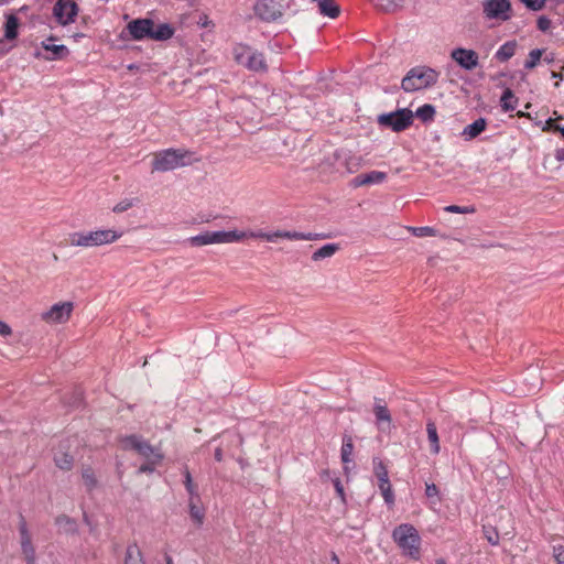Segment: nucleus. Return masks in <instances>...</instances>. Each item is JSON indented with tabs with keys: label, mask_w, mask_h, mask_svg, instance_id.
<instances>
[{
	"label": "nucleus",
	"mask_w": 564,
	"mask_h": 564,
	"mask_svg": "<svg viewBox=\"0 0 564 564\" xmlns=\"http://www.w3.org/2000/svg\"><path fill=\"white\" fill-rule=\"evenodd\" d=\"M122 231L115 229H95L73 231L67 236V243L72 247L96 248L111 245L120 239Z\"/></svg>",
	"instance_id": "nucleus-1"
},
{
	"label": "nucleus",
	"mask_w": 564,
	"mask_h": 564,
	"mask_svg": "<svg viewBox=\"0 0 564 564\" xmlns=\"http://www.w3.org/2000/svg\"><path fill=\"white\" fill-rule=\"evenodd\" d=\"M199 161L194 152L184 149H165L153 153L152 172H167Z\"/></svg>",
	"instance_id": "nucleus-2"
},
{
	"label": "nucleus",
	"mask_w": 564,
	"mask_h": 564,
	"mask_svg": "<svg viewBox=\"0 0 564 564\" xmlns=\"http://www.w3.org/2000/svg\"><path fill=\"white\" fill-rule=\"evenodd\" d=\"M392 539L401 549L402 554L413 560L421 556V536L414 525L402 523L392 531Z\"/></svg>",
	"instance_id": "nucleus-3"
},
{
	"label": "nucleus",
	"mask_w": 564,
	"mask_h": 564,
	"mask_svg": "<svg viewBox=\"0 0 564 564\" xmlns=\"http://www.w3.org/2000/svg\"><path fill=\"white\" fill-rule=\"evenodd\" d=\"M437 79L438 72L431 67L417 66L408 72L401 87L404 91H416L435 85Z\"/></svg>",
	"instance_id": "nucleus-4"
},
{
	"label": "nucleus",
	"mask_w": 564,
	"mask_h": 564,
	"mask_svg": "<svg viewBox=\"0 0 564 564\" xmlns=\"http://www.w3.org/2000/svg\"><path fill=\"white\" fill-rule=\"evenodd\" d=\"M232 57L238 65L250 72L265 73L268 70L264 55L247 44H236L232 48Z\"/></svg>",
	"instance_id": "nucleus-5"
},
{
	"label": "nucleus",
	"mask_w": 564,
	"mask_h": 564,
	"mask_svg": "<svg viewBox=\"0 0 564 564\" xmlns=\"http://www.w3.org/2000/svg\"><path fill=\"white\" fill-rule=\"evenodd\" d=\"M184 486L189 496L188 508L192 520L199 527L204 522L205 509L200 505V497L198 495L197 486L194 484L188 468L185 466L183 470Z\"/></svg>",
	"instance_id": "nucleus-6"
},
{
	"label": "nucleus",
	"mask_w": 564,
	"mask_h": 564,
	"mask_svg": "<svg viewBox=\"0 0 564 564\" xmlns=\"http://www.w3.org/2000/svg\"><path fill=\"white\" fill-rule=\"evenodd\" d=\"M378 123L390 128L394 132H401L413 123V112L410 109H400L394 112L382 113L378 117Z\"/></svg>",
	"instance_id": "nucleus-7"
},
{
	"label": "nucleus",
	"mask_w": 564,
	"mask_h": 564,
	"mask_svg": "<svg viewBox=\"0 0 564 564\" xmlns=\"http://www.w3.org/2000/svg\"><path fill=\"white\" fill-rule=\"evenodd\" d=\"M123 449H132L145 460H153L156 456H163L160 448L152 446L148 441L138 435H128L120 440Z\"/></svg>",
	"instance_id": "nucleus-8"
},
{
	"label": "nucleus",
	"mask_w": 564,
	"mask_h": 564,
	"mask_svg": "<svg viewBox=\"0 0 564 564\" xmlns=\"http://www.w3.org/2000/svg\"><path fill=\"white\" fill-rule=\"evenodd\" d=\"M240 237L235 231H205L197 236L189 237L187 242L192 247H202L214 243L238 242Z\"/></svg>",
	"instance_id": "nucleus-9"
},
{
	"label": "nucleus",
	"mask_w": 564,
	"mask_h": 564,
	"mask_svg": "<svg viewBox=\"0 0 564 564\" xmlns=\"http://www.w3.org/2000/svg\"><path fill=\"white\" fill-rule=\"evenodd\" d=\"M254 14L264 22L278 21L283 15L284 7L279 0H258L253 7Z\"/></svg>",
	"instance_id": "nucleus-10"
},
{
	"label": "nucleus",
	"mask_w": 564,
	"mask_h": 564,
	"mask_svg": "<svg viewBox=\"0 0 564 564\" xmlns=\"http://www.w3.org/2000/svg\"><path fill=\"white\" fill-rule=\"evenodd\" d=\"M78 12V4L74 0H57L53 6V17L63 26L75 22Z\"/></svg>",
	"instance_id": "nucleus-11"
},
{
	"label": "nucleus",
	"mask_w": 564,
	"mask_h": 564,
	"mask_svg": "<svg viewBox=\"0 0 564 564\" xmlns=\"http://www.w3.org/2000/svg\"><path fill=\"white\" fill-rule=\"evenodd\" d=\"M73 311V302H59L43 312L41 318L47 324H62L69 321Z\"/></svg>",
	"instance_id": "nucleus-12"
},
{
	"label": "nucleus",
	"mask_w": 564,
	"mask_h": 564,
	"mask_svg": "<svg viewBox=\"0 0 564 564\" xmlns=\"http://www.w3.org/2000/svg\"><path fill=\"white\" fill-rule=\"evenodd\" d=\"M484 13L488 19L508 21L511 19V3L509 0H486Z\"/></svg>",
	"instance_id": "nucleus-13"
},
{
	"label": "nucleus",
	"mask_w": 564,
	"mask_h": 564,
	"mask_svg": "<svg viewBox=\"0 0 564 564\" xmlns=\"http://www.w3.org/2000/svg\"><path fill=\"white\" fill-rule=\"evenodd\" d=\"M451 58L465 70H473L479 64V56L474 50L456 47L451 52Z\"/></svg>",
	"instance_id": "nucleus-14"
},
{
	"label": "nucleus",
	"mask_w": 564,
	"mask_h": 564,
	"mask_svg": "<svg viewBox=\"0 0 564 564\" xmlns=\"http://www.w3.org/2000/svg\"><path fill=\"white\" fill-rule=\"evenodd\" d=\"M19 532L21 540V550L28 564H35V549L32 544L31 534L28 529L26 521L20 514Z\"/></svg>",
	"instance_id": "nucleus-15"
},
{
	"label": "nucleus",
	"mask_w": 564,
	"mask_h": 564,
	"mask_svg": "<svg viewBox=\"0 0 564 564\" xmlns=\"http://www.w3.org/2000/svg\"><path fill=\"white\" fill-rule=\"evenodd\" d=\"M153 26L154 22L151 19H135L127 24L126 30L133 40L141 41L150 39Z\"/></svg>",
	"instance_id": "nucleus-16"
},
{
	"label": "nucleus",
	"mask_w": 564,
	"mask_h": 564,
	"mask_svg": "<svg viewBox=\"0 0 564 564\" xmlns=\"http://www.w3.org/2000/svg\"><path fill=\"white\" fill-rule=\"evenodd\" d=\"M373 414L376 426L379 431H389L392 423V415L383 399L375 398Z\"/></svg>",
	"instance_id": "nucleus-17"
},
{
	"label": "nucleus",
	"mask_w": 564,
	"mask_h": 564,
	"mask_svg": "<svg viewBox=\"0 0 564 564\" xmlns=\"http://www.w3.org/2000/svg\"><path fill=\"white\" fill-rule=\"evenodd\" d=\"M42 47L46 52V54H42L41 52H35L34 56L36 58H42L45 61H57V59H64L68 56L69 50L67 46L61 44H48L47 42H42Z\"/></svg>",
	"instance_id": "nucleus-18"
},
{
	"label": "nucleus",
	"mask_w": 564,
	"mask_h": 564,
	"mask_svg": "<svg viewBox=\"0 0 564 564\" xmlns=\"http://www.w3.org/2000/svg\"><path fill=\"white\" fill-rule=\"evenodd\" d=\"M387 178V173L380 171H371L366 174H359L352 180V184L355 187L370 185V184H380L384 182Z\"/></svg>",
	"instance_id": "nucleus-19"
},
{
	"label": "nucleus",
	"mask_w": 564,
	"mask_h": 564,
	"mask_svg": "<svg viewBox=\"0 0 564 564\" xmlns=\"http://www.w3.org/2000/svg\"><path fill=\"white\" fill-rule=\"evenodd\" d=\"M487 121L484 118L475 120L473 123L466 126L462 132L463 138L466 141L477 138L481 132L486 130Z\"/></svg>",
	"instance_id": "nucleus-20"
},
{
	"label": "nucleus",
	"mask_w": 564,
	"mask_h": 564,
	"mask_svg": "<svg viewBox=\"0 0 564 564\" xmlns=\"http://www.w3.org/2000/svg\"><path fill=\"white\" fill-rule=\"evenodd\" d=\"M173 34L174 29L167 23H162L159 24L156 28L155 25L152 28L150 39L154 41H166L171 39Z\"/></svg>",
	"instance_id": "nucleus-21"
},
{
	"label": "nucleus",
	"mask_w": 564,
	"mask_h": 564,
	"mask_svg": "<svg viewBox=\"0 0 564 564\" xmlns=\"http://www.w3.org/2000/svg\"><path fill=\"white\" fill-rule=\"evenodd\" d=\"M321 14L335 19L339 15L340 9L335 0H319L317 3Z\"/></svg>",
	"instance_id": "nucleus-22"
},
{
	"label": "nucleus",
	"mask_w": 564,
	"mask_h": 564,
	"mask_svg": "<svg viewBox=\"0 0 564 564\" xmlns=\"http://www.w3.org/2000/svg\"><path fill=\"white\" fill-rule=\"evenodd\" d=\"M124 564H145L142 552L137 543L129 544L124 554Z\"/></svg>",
	"instance_id": "nucleus-23"
},
{
	"label": "nucleus",
	"mask_w": 564,
	"mask_h": 564,
	"mask_svg": "<svg viewBox=\"0 0 564 564\" xmlns=\"http://www.w3.org/2000/svg\"><path fill=\"white\" fill-rule=\"evenodd\" d=\"M426 433H427V438H429V442L431 445L432 454H435V455L438 454L440 449H441L440 438H438L436 425L432 420H429L426 423Z\"/></svg>",
	"instance_id": "nucleus-24"
},
{
	"label": "nucleus",
	"mask_w": 564,
	"mask_h": 564,
	"mask_svg": "<svg viewBox=\"0 0 564 564\" xmlns=\"http://www.w3.org/2000/svg\"><path fill=\"white\" fill-rule=\"evenodd\" d=\"M517 42L508 41L502 44L495 54V58L499 62H507L516 54Z\"/></svg>",
	"instance_id": "nucleus-25"
},
{
	"label": "nucleus",
	"mask_w": 564,
	"mask_h": 564,
	"mask_svg": "<svg viewBox=\"0 0 564 564\" xmlns=\"http://www.w3.org/2000/svg\"><path fill=\"white\" fill-rule=\"evenodd\" d=\"M19 29V19L14 14H9L4 22V37L9 41L17 39Z\"/></svg>",
	"instance_id": "nucleus-26"
},
{
	"label": "nucleus",
	"mask_w": 564,
	"mask_h": 564,
	"mask_svg": "<svg viewBox=\"0 0 564 564\" xmlns=\"http://www.w3.org/2000/svg\"><path fill=\"white\" fill-rule=\"evenodd\" d=\"M518 104V98L513 94L510 88H506L500 98L501 109L506 112L512 111L516 109Z\"/></svg>",
	"instance_id": "nucleus-27"
},
{
	"label": "nucleus",
	"mask_w": 564,
	"mask_h": 564,
	"mask_svg": "<svg viewBox=\"0 0 564 564\" xmlns=\"http://www.w3.org/2000/svg\"><path fill=\"white\" fill-rule=\"evenodd\" d=\"M281 238H285L289 240H317V239H324L326 236L319 235V234H312V232H299V231H285L282 230Z\"/></svg>",
	"instance_id": "nucleus-28"
},
{
	"label": "nucleus",
	"mask_w": 564,
	"mask_h": 564,
	"mask_svg": "<svg viewBox=\"0 0 564 564\" xmlns=\"http://www.w3.org/2000/svg\"><path fill=\"white\" fill-rule=\"evenodd\" d=\"M339 250V246L337 243H327L321 248H318L313 254V261H319L326 258L333 257Z\"/></svg>",
	"instance_id": "nucleus-29"
},
{
	"label": "nucleus",
	"mask_w": 564,
	"mask_h": 564,
	"mask_svg": "<svg viewBox=\"0 0 564 564\" xmlns=\"http://www.w3.org/2000/svg\"><path fill=\"white\" fill-rule=\"evenodd\" d=\"M378 487L383 497L384 502L389 506L393 505L394 503V492H393L389 477L378 480Z\"/></svg>",
	"instance_id": "nucleus-30"
},
{
	"label": "nucleus",
	"mask_w": 564,
	"mask_h": 564,
	"mask_svg": "<svg viewBox=\"0 0 564 564\" xmlns=\"http://www.w3.org/2000/svg\"><path fill=\"white\" fill-rule=\"evenodd\" d=\"M354 453V442L351 436L344 435L343 445L340 449V457L344 464L350 463L352 460L351 456Z\"/></svg>",
	"instance_id": "nucleus-31"
},
{
	"label": "nucleus",
	"mask_w": 564,
	"mask_h": 564,
	"mask_svg": "<svg viewBox=\"0 0 564 564\" xmlns=\"http://www.w3.org/2000/svg\"><path fill=\"white\" fill-rule=\"evenodd\" d=\"M55 465L62 470H70L74 466V458L68 453L57 452L54 455Z\"/></svg>",
	"instance_id": "nucleus-32"
},
{
	"label": "nucleus",
	"mask_w": 564,
	"mask_h": 564,
	"mask_svg": "<svg viewBox=\"0 0 564 564\" xmlns=\"http://www.w3.org/2000/svg\"><path fill=\"white\" fill-rule=\"evenodd\" d=\"M82 478L84 480L87 491H89V492L93 491L98 485V480L95 475V471L90 466L83 468Z\"/></svg>",
	"instance_id": "nucleus-33"
},
{
	"label": "nucleus",
	"mask_w": 564,
	"mask_h": 564,
	"mask_svg": "<svg viewBox=\"0 0 564 564\" xmlns=\"http://www.w3.org/2000/svg\"><path fill=\"white\" fill-rule=\"evenodd\" d=\"M362 158L356 154H348L344 160V166L348 173H356L362 166Z\"/></svg>",
	"instance_id": "nucleus-34"
},
{
	"label": "nucleus",
	"mask_w": 564,
	"mask_h": 564,
	"mask_svg": "<svg viewBox=\"0 0 564 564\" xmlns=\"http://www.w3.org/2000/svg\"><path fill=\"white\" fill-rule=\"evenodd\" d=\"M415 116L422 122L432 121L435 116V108L430 104H425L416 109Z\"/></svg>",
	"instance_id": "nucleus-35"
},
{
	"label": "nucleus",
	"mask_w": 564,
	"mask_h": 564,
	"mask_svg": "<svg viewBox=\"0 0 564 564\" xmlns=\"http://www.w3.org/2000/svg\"><path fill=\"white\" fill-rule=\"evenodd\" d=\"M372 465H373L375 476H376V478L378 480H381V479H384V478L389 477L388 466L386 465V463L381 458L375 457L372 459Z\"/></svg>",
	"instance_id": "nucleus-36"
},
{
	"label": "nucleus",
	"mask_w": 564,
	"mask_h": 564,
	"mask_svg": "<svg viewBox=\"0 0 564 564\" xmlns=\"http://www.w3.org/2000/svg\"><path fill=\"white\" fill-rule=\"evenodd\" d=\"M544 53L542 48H534L530 51L527 61L524 62L525 69H533L540 63L541 57Z\"/></svg>",
	"instance_id": "nucleus-37"
},
{
	"label": "nucleus",
	"mask_w": 564,
	"mask_h": 564,
	"mask_svg": "<svg viewBox=\"0 0 564 564\" xmlns=\"http://www.w3.org/2000/svg\"><path fill=\"white\" fill-rule=\"evenodd\" d=\"M164 456H156L153 460H145L144 464H142L138 468V474H151L155 470V468L162 463Z\"/></svg>",
	"instance_id": "nucleus-38"
},
{
	"label": "nucleus",
	"mask_w": 564,
	"mask_h": 564,
	"mask_svg": "<svg viewBox=\"0 0 564 564\" xmlns=\"http://www.w3.org/2000/svg\"><path fill=\"white\" fill-rule=\"evenodd\" d=\"M409 231L412 232L415 237H435L437 230L433 227L424 226V227H409Z\"/></svg>",
	"instance_id": "nucleus-39"
},
{
	"label": "nucleus",
	"mask_w": 564,
	"mask_h": 564,
	"mask_svg": "<svg viewBox=\"0 0 564 564\" xmlns=\"http://www.w3.org/2000/svg\"><path fill=\"white\" fill-rule=\"evenodd\" d=\"M484 536L490 543L491 545H498L499 544V533L494 527H482Z\"/></svg>",
	"instance_id": "nucleus-40"
},
{
	"label": "nucleus",
	"mask_w": 564,
	"mask_h": 564,
	"mask_svg": "<svg viewBox=\"0 0 564 564\" xmlns=\"http://www.w3.org/2000/svg\"><path fill=\"white\" fill-rule=\"evenodd\" d=\"M236 235H238L240 238L238 239V242L247 239V238H254V239H263L265 240V237H267V234L268 232H264L262 230H259V231H239V230H234Z\"/></svg>",
	"instance_id": "nucleus-41"
},
{
	"label": "nucleus",
	"mask_w": 564,
	"mask_h": 564,
	"mask_svg": "<svg viewBox=\"0 0 564 564\" xmlns=\"http://www.w3.org/2000/svg\"><path fill=\"white\" fill-rule=\"evenodd\" d=\"M446 213H455V214H474L476 213V208L473 205L469 206H458V205H448L444 207Z\"/></svg>",
	"instance_id": "nucleus-42"
},
{
	"label": "nucleus",
	"mask_w": 564,
	"mask_h": 564,
	"mask_svg": "<svg viewBox=\"0 0 564 564\" xmlns=\"http://www.w3.org/2000/svg\"><path fill=\"white\" fill-rule=\"evenodd\" d=\"M137 203V199L126 198L119 202L115 207L112 208V212L116 214H121L123 212H127L131 207H133Z\"/></svg>",
	"instance_id": "nucleus-43"
},
{
	"label": "nucleus",
	"mask_w": 564,
	"mask_h": 564,
	"mask_svg": "<svg viewBox=\"0 0 564 564\" xmlns=\"http://www.w3.org/2000/svg\"><path fill=\"white\" fill-rule=\"evenodd\" d=\"M55 522L58 525L67 527V531L68 532H75L76 531L75 521L73 519H70L68 516H65V514L58 516L56 518Z\"/></svg>",
	"instance_id": "nucleus-44"
},
{
	"label": "nucleus",
	"mask_w": 564,
	"mask_h": 564,
	"mask_svg": "<svg viewBox=\"0 0 564 564\" xmlns=\"http://www.w3.org/2000/svg\"><path fill=\"white\" fill-rule=\"evenodd\" d=\"M528 9L540 11L545 7L546 0H520Z\"/></svg>",
	"instance_id": "nucleus-45"
},
{
	"label": "nucleus",
	"mask_w": 564,
	"mask_h": 564,
	"mask_svg": "<svg viewBox=\"0 0 564 564\" xmlns=\"http://www.w3.org/2000/svg\"><path fill=\"white\" fill-rule=\"evenodd\" d=\"M551 25H552V22L547 17H545V15L539 17V19L536 21V26L540 31L546 32L551 28Z\"/></svg>",
	"instance_id": "nucleus-46"
},
{
	"label": "nucleus",
	"mask_w": 564,
	"mask_h": 564,
	"mask_svg": "<svg viewBox=\"0 0 564 564\" xmlns=\"http://www.w3.org/2000/svg\"><path fill=\"white\" fill-rule=\"evenodd\" d=\"M440 490L435 484L425 485V495L427 498L438 497Z\"/></svg>",
	"instance_id": "nucleus-47"
},
{
	"label": "nucleus",
	"mask_w": 564,
	"mask_h": 564,
	"mask_svg": "<svg viewBox=\"0 0 564 564\" xmlns=\"http://www.w3.org/2000/svg\"><path fill=\"white\" fill-rule=\"evenodd\" d=\"M11 334H12L11 327L7 323L0 321V335L1 336H9Z\"/></svg>",
	"instance_id": "nucleus-48"
},
{
	"label": "nucleus",
	"mask_w": 564,
	"mask_h": 564,
	"mask_svg": "<svg viewBox=\"0 0 564 564\" xmlns=\"http://www.w3.org/2000/svg\"><path fill=\"white\" fill-rule=\"evenodd\" d=\"M334 487L338 496L344 497V487L339 478H336L334 481Z\"/></svg>",
	"instance_id": "nucleus-49"
},
{
	"label": "nucleus",
	"mask_w": 564,
	"mask_h": 564,
	"mask_svg": "<svg viewBox=\"0 0 564 564\" xmlns=\"http://www.w3.org/2000/svg\"><path fill=\"white\" fill-rule=\"evenodd\" d=\"M282 230L274 231L272 234H267L265 241L273 242L276 238H281Z\"/></svg>",
	"instance_id": "nucleus-50"
},
{
	"label": "nucleus",
	"mask_w": 564,
	"mask_h": 564,
	"mask_svg": "<svg viewBox=\"0 0 564 564\" xmlns=\"http://www.w3.org/2000/svg\"><path fill=\"white\" fill-rule=\"evenodd\" d=\"M564 555V546L563 545H558V546H554L553 547V557L555 561H557V556H561Z\"/></svg>",
	"instance_id": "nucleus-51"
},
{
	"label": "nucleus",
	"mask_w": 564,
	"mask_h": 564,
	"mask_svg": "<svg viewBox=\"0 0 564 564\" xmlns=\"http://www.w3.org/2000/svg\"><path fill=\"white\" fill-rule=\"evenodd\" d=\"M555 122L552 118L547 119L546 122H545V126L543 127V131H550V130H553L554 131V127H555Z\"/></svg>",
	"instance_id": "nucleus-52"
},
{
	"label": "nucleus",
	"mask_w": 564,
	"mask_h": 564,
	"mask_svg": "<svg viewBox=\"0 0 564 564\" xmlns=\"http://www.w3.org/2000/svg\"><path fill=\"white\" fill-rule=\"evenodd\" d=\"M551 77L554 78V79H557V82L555 83V87H558L560 86V80H563V75L561 73H557V72H552L551 73Z\"/></svg>",
	"instance_id": "nucleus-53"
},
{
	"label": "nucleus",
	"mask_w": 564,
	"mask_h": 564,
	"mask_svg": "<svg viewBox=\"0 0 564 564\" xmlns=\"http://www.w3.org/2000/svg\"><path fill=\"white\" fill-rule=\"evenodd\" d=\"M555 159L560 162L564 161V148L555 151Z\"/></svg>",
	"instance_id": "nucleus-54"
},
{
	"label": "nucleus",
	"mask_w": 564,
	"mask_h": 564,
	"mask_svg": "<svg viewBox=\"0 0 564 564\" xmlns=\"http://www.w3.org/2000/svg\"><path fill=\"white\" fill-rule=\"evenodd\" d=\"M214 456H215V459H216L217 462H221V460H223V449H221L220 447H217V448L215 449V454H214Z\"/></svg>",
	"instance_id": "nucleus-55"
},
{
	"label": "nucleus",
	"mask_w": 564,
	"mask_h": 564,
	"mask_svg": "<svg viewBox=\"0 0 564 564\" xmlns=\"http://www.w3.org/2000/svg\"><path fill=\"white\" fill-rule=\"evenodd\" d=\"M543 61L547 64H551L555 61V54L554 53H550V54H546L543 58Z\"/></svg>",
	"instance_id": "nucleus-56"
},
{
	"label": "nucleus",
	"mask_w": 564,
	"mask_h": 564,
	"mask_svg": "<svg viewBox=\"0 0 564 564\" xmlns=\"http://www.w3.org/2000/svg\"><path fill=\"white\" fill-rule=\"evenodd\" d=\"M332 564H340V561L335 553L332 554Z\"/></svg>",
	"instance_id": "nucleus-57"
},
{
	"label": "nucleus",
	"mask_w": 564,
	"mask_h": 564,
	"mask_svg": "<svg viewBox=\"0 0 564 564\" xmlns=\"http://www.w3.org/2000/svg\"><path fill=\"white\" fill-rule=\"evenodd\" d=\"M554 131L560 132L562 137L564 138V127L555 126Z\"/></svg>",
	"instance_id": "nucleus-58"
},
{
	"label": "nucleus",
	"mask_w": 564,
	"mask_h": 564,
	"mask_svg": "<svg viewBox=\"0 0 564 564\" xmlns=\"http://www.w3.org/2000/svg\"><path fill=\"white\" fill-rule=\"evenodd\" d=\"M165 562H166V564H174L173 558L167 554L165 555Z\"/></svg>",
	"instance_id": "nucleus-59"
},
{
	"label": "nucleus",
	"mask_w": 564,
	"mask_h": 564,
	"mask_svg": "<svg viewBox=\"0 0 564 564\" xmlns=\"http://www.w3.org/2000/svg\"><path fill=\"white\" fill-rule=\"evenodd\" d=\"M517 116H518L519 118H522V117H530V116H529V113H525V112H523V111H518V112H517Z\"/></svg>",
	"instance_id": "nucleus-60"
},
{
	"label": "nucleus",
	"mask_w": 564,
	"mask_h": 564,
	"mask_svg": "<svg viewBox=\"0 0 564 564\" xmlns=\"http://www.w3.org/2000/svg\"><path fill=\"white\" fill-rule=\"evenodd\" d=\"M556 564H564V554L561 556H557V561H555Z\"/></svg>",
	"instance_id": "nucleus-61"
},
{
	"label": "nucleus",
	"mask_w": 564,
	"mask_h": 564,
	"mask_svg": "<svg viewBox=\"0 0 564 564\" xmlns=\"http://www.w3.org/2000/svg\"><path fill=\"white\" fill-rule=\"evenodd\" d=\"M435 564H447V563L444 558H438V560H436Z\"/></svg>",
	"instance_id": "nucleus-62"
},
{
	"label": "nucleus",
	"mask_w": 564,
	"mask_h": 564,
	"mask_svg": "<svg viewBox=\"0 0 564 564\" xmlns=\"http://www.w3.org/2000/svg\"><path fill=\"white\" fill-rule=\"evenodd\" d=\"M312 1H313V2H317V3L319 2V0H312Z\"/></svg>",
	"instance_id": "nucleus-63"
},
{
	"label": "nucleus",
	"mask_w": 564,
	"mask_h": 564,
	"mask_svg": "<svg viewBox=\"0 0 564 564\" xmlns=\"http://www.w3.org/2000/svg\"><path fill=\"white\" fill-rule=\"evenodd\" d=\"M562 69L564 70V66L562 67Z\"/></svg>",
	"instance_id": "nucleus-64"
}]
</instances>
